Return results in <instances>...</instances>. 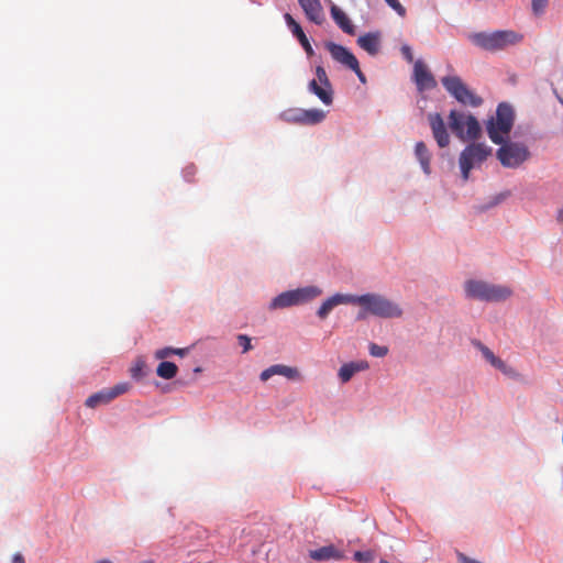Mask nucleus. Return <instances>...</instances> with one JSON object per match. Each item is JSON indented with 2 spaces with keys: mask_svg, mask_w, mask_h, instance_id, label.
<instances>
[{
  "mask_svg": "<svg viewBox=\"0 0 563 563\" xmlns=\"http://www.w3.org/2000/svg\"><path fill=\"white\" fill-rule=\"evenodd\" d=\"M274 375H282L287 377L288 379H298L299 378V372L296 367H290L283 364H276L272 365L268 368L264 369L261 373V379L263 382L268 380Z\"/></svg>",
  "mask_w": 563,
  "mask_h": 563,
  "instance_id": "nucleus-17",
  "label": "nucleus"
},
{
  "mask_svg": "<svg viewBox=\"0 0 563 563\" xmlns=\"http://www.w3.org/2000/svg\"><path fill=\"white\" fill-rule=\"evenodd\" d=\"M429 123L438 145L440 147L448 146L450 143V136L442 117L439 113L429 114Z\"/></svg>",
  "mask_w": 563,
  "mask_h": 563,
  "instance_id": "nucleus-14",
  "label": "nucleus"
},
{
  "mask_svg": "<svg viewBox=\"0 0 563 563\" xmlns=\"http://www.w3.org/2000/svg\"><path fill=\"white\" fill-rule=\"evenodd\" d=\"M302 124H318L323 121L325 118V114L322 110L319 109H310V110H302Z\"/></svg>",
  "mask_w": 563,
  "mask_h": 563,
  "instance_id": "nucleus-25",
  "label": "nucleus"
},
{
  "mask_svg": "<svg viewBox=\"0 0 563 563\" xmlns=\"http://www.w3.org/2000/svg\"><path fill=\"white\" fill-rule=\"evenodd\" d=\"M357 373V367L354 362L343 364L339 369V377L342 383H347L353 375Z\"/></svg>",
  "mask_w": 563,
  "mask_h": 563,
  "instance_id": "nucleus-27",
  "label": "nucleus"
},
{
  "mask_svg": "<svg viewBox=\"0 0 563 563\" xmlns=\"http://www.w3.org/2000/svg\"><path fill=\"white\" fill-rule=\"evenodd\" d=\"M515 121V112L508 103H499L496 110V117L490 118L486 123L488 137L495 144L505 143L509 139V133Z\"/></svg>",
  "mask_w": 563,
  "mask_h": 563,
  "instance_id": "nucleus-3",
  "label": "nucleus"
},
{
  "mask_svg": "<svg viewBox=\"0 0 563 563\" xmlns=\"http://www.w3.org/2000/svg\"><path fill=\"white\" fill-rule=\"evenodd\" d=\"M357 44L369 55L374 56L379 52L380 48V34L378 32H369L361 35L357 38Z\"/></svg>",
  "mask_w": 563,
  "mask_h": 563,
  "instance_id": "nucleus-20",
  "label": "nucleus"
},
{
  "mask_svg": "<svg viewBox=\"0 0 563 563\" xmlns=\"http://www.w3.org/2000/svg\"><path fill=\"white\" fill-rule=\"evenodd\" d=\"M324 46L335 62L349 69L357 67V58L346 47L333 42H327Z\"/></svg>",
  "mask_w": 563,
  "mask_h": 563,
  "instance_id": "nucleus-13",
  "label": "nucleus"
},
{
  "mask_svg": "<svg viewBox=\"0 0 563 563\" xmlns=\"http://www.w3.org/2000/svg\"><path fill=\"white\" fill-rule=\"evenodd\" d=\"M415 154L418 158L423 172L429 175L431 172L430 168V153L423 142H418L415 147Z\"/></svg>",
  "mask_w": 563,
  "mask_h": 563,
  "instance_id": "nucleus-23",
  "label": "nucleus"
},
{
  "mask_svg": "<svg viewBox=\"0 0 563 563\" xmlns=\"http://www.w3.org/2000/svg\"><path fill=\"white\" fill-rule=\"evenodd\" d=\"M386 3L394 9L400 16L406 14V9L401 5L398 0H385Z\"/></svg>",
  "mask_w": 563,
  "mask_h": 563,
  "instance_id": "nucleus-34",
  "label": "nucleus"
},
{
  "mask_svg": "<svg viewBox=\"0 0 563 563\" xmlns=\"http://www.w3.org/2000/svg\"><path fill=\"white\" fill-rule=\"evenodd\" d=\"M468 40L482 49L496 52L505 49L508 46L515 45L522 40V35L509 31H495V32H477L468 35Z\"/></svg>",
  "mask_w": 563,
  "mask_h": 563,
  "instance_id": "nucleus-2",
  "label": "nucleus"
},
{
  "mask_svg": "<svg viewBox=\"0 0 563 563\" xmlns=\"http://www.w3.org/2000/svg\"><path fill=\"white\" fill-rule=\"evenodd\" d=\"M473 345L481 351L483 357L492 366H494L495 368L499 369L501 373H504L505 375H507L509 377H517L518 376L517 371L512 366L507 365L503 360L497 357L493 353V351L489 347H487L486 345H484L481 341L474 340L473 341Z\"/></svg>",
  "mask_w": 563,
  "mask_h": 563,
  "instance_id": "nucleus-12",
  "label": "nucleus"
},
{
  "mask_svg": "<svg viewBox=\"0 0 563 563\" xmlns=\"http://www.w3.org/2000/svg\"><path fill=\"white\" fill-rule=\"evenodd\" d=\"M187 349H174V347H163L155 352V357L157 360H165L170 355H179L185 356L187 354Z\"/></svg>",
  "mask_w": 563,
  "mask_h": 563,
  "instance_id": "nucleus-26",
  "label": "nucleus"
},
{
  "mask_svg": "<svg viewBox=\"0 0 563 563\" xmlns=\"http://www.w3.org/2000/svg\"><path fill=\"white\" fill-rule=\"evenodd\" d=\"M354 560L361 563H371L374 560V554L372 551H356L354 553Z\"/></svg>",
  "mask_w": 563,
  "mask_h": 563,
  "instance_id": "nucleus-31",
  "label": "nucleus"
},
{
  "mask_svg": "<svg viewBox=\"0 0 563 563\" xmlns=\"http://www.w3.org/2000/svg\"><path fill=\"white\" fill-rule=\"evenodd\" d=\"M178 367L175 363L163 361L156 368V374L164 379H172L177 375Z\"/></svg>",
  "mask_w": 563,
  "mask_h": 563,
  "instance_id": "nucleus-24",
  "label": "nucleus"
},
{
  "mask_svg": "<svg viewBox=\"0 0 563 563\" xmlns=\"http://www.w3.org/2000/svg\"><path fill=\"white\" fill-rule=\"evenodd\" d=\"M284 19H285L288 27L290 29L292 35L299 41V43L303 47L307 55L312 56L314 53L313 48H312L308 37L306 36L305 32L302 31L300 24L289 13H285Z\"/></svg>",
  "mask_w": 563,
  "mask_h": 563,
  "instance_id": "nucleus-15",
  "label": "nucleus"
},
{
  "mask_svg": "<svg viewBox=\"0 0 563 563\" xmlns=\"http://www.w3.org/2000/svg\"><path fill=\"white\" fill-rule=\"evenodd\" d=\"M108 389L111 394L112 399H115L117 397L126 394L131 389V384L129 382H121Z\"/></svg>",
  "mask_w": 563,
  "mask_h": 563,
  "instance_id": "nucleus-29",
  "label": "nucleus"
},
{
  "mask_svg": "<svg viewBox=\"0 0 563 563\" xmlns=\"http://www.w3.org/2000/svg\"><path fill=\"white\" fill-rule=\"evenodd\" d=\"M467 297L483 301H504L512 295V290L504 285H494L483 280L465 283Z\"/></svg>",
  "mask_w": 563,
  "mask_h": 563,
  "instance_id": "nucleus-4",
  "label": "nucleus"
},
{
  "mask_svg": "<svg viewBox=\"0 0 563 563\" xmlns=\"http://www.w3.org/2000/svg\"><path fill=\"white\" fill-rule=\"evenodd\" d=\"M351 70H353L356 76L358 77V79L362 81V82H365V76L364 74L362 73L361 68H360V64L357 63V67L356 68H350Z\"/></svg>",
  "mask_w": 563,
  "mask_h": 563,
  "instance_id": "nucleus-38",
  "label": "nucleus"
},
{
  "mask_svg": "<svg viewBox=\"0 0 563 563\" xmlns=\"http://www.w3.org/2000/svg\"><path fill=\"white\" fill-rule=\"evenodd\" d=\"M355 366L357 367V372H361V371H364L367 368V363H365V362L355 363Z\"/></svg>",
  "mask_w": 563,
  "mask_h": 563,
  "instance_id": "nucleus-41",
  "label": "nucleus"
},
{
  "mask_svg": "<svg viewBox=\"0 0 563 563\" xmlns=\"http://www.w3.org/2000/svg\"><path fill=\"white\" fill-rule=\"evenodd\" d=\"M238 341H239L240 345L243 347V353H246L250 350H252L253 346L251 344V338L247 336L246 334H239Z\"/></svg>",
  "mask_w": 563,
  "mask_h": 563,
  "instance_id": "nucleus-33",
  "label": "nucleus"
},
{
  "mask_svg": "<svg viewBox=\"0 0 563 563\" xmlns=\"http://www.w3.org/2000/svg\"><path fill=\"white\" fill-rule=\"evenodd\" d=\"M549 0H532L531 7L534 14L540 15L544 12Z\"/></svg>",
  "mask_w": 563,
  "mask_h": 563,
  "instance_id": "nucleus-32",
  "label": "nucleus"
},
{
  "mask_svg": "<svg viewBox=\"0 0 563 563\" xmlns=\"http://www.w3.org/2000/svg\"><path fill=\"white\" fill-rule=\"evenodd\" d=\"M492 155V147L484 143H471L460 154L459 164L464 181L473 168L479 167Z\"/></svg>",
  "mask_w": 563,
  "mask_h": 563,
  "instance_id": "nucleus-6",
  "label": "nucleus"
},
{
  "mask_svg": "<svg viewBox=\"0 0 563 563\" xmlns=\"http://www.w3.org/2000/svg\"><path fill=\"white\" fill-rule=\"evenodd\" d=\"M308 20L316 24L324 21V13L320 0H298Z\"/></svg>",
  "mask_w": 563,
  "mask_h": 563,
  "instance_id": "nucleus-16",
  "label": "nucleus"
},
{
  "mask_svg": "<svg viewBox=\"0 0 563 563\" xmlns=\"http://www.w3.org/2000/svg\"><path fill=\"white\" fill-rule=\"evenodd\" d=\"M509 195H510L509 192H505V194H503V195H501V198H503V199H505V198H507Z\"/></svg>",
  "mask_w": 563,
  "mask_h": 563,
  "instance_id": "nucleus-43",
  "label": "nucleus"
},
{
  "mask_svg": "<svg viewBox=\"0 0 563 563\" xmlns=\"http://www.w3.org/2000/svg\"><path fill=\"white\" fill-rule=\"evenodd\" d=\"M143 367H144V362L143 361H139L136 362L132 367H131V376L133 378H140L142 376V372H143Z\"/></svg>",
  "mask_w": 563,
  "mask_h": 563,
  "instance_id": "nucleus-35",
  "label": "nucleus"
},
{
  "mask_svg": "<svg viewBox=\"0 0 563 563\" xmlns=\"http://www.w3.org/2000/svg\"><path fill=\"white\" fill-rule=\"evenodd\" d=\"M301 109H288L280 114V119L288 123L302 124Z\"/></svg>",
  "mask_w": 563,
  "mask_h": 563,
  "instance_id": "nucleus-28",
  "label": "nucleus"
},
{
  "mask_svg": "<svg viewBox=\"0 0 563 563\" xmlns=\"http://www.w3.org/2000/svg\"><path fill=\"white\" fill-rule=\"evenodd\" d=\"M388 353V347L376 343L369 344V354L374 357H384Z\"/></svg>",
  "mask_w": 563,
  "mask_h": 563,
  "instance_id": "nucleus-30",
  "label": "nucleus"
},
{
  "mask_svg": "<svg viewBox=\"0 0 563 563\" xmlns=\"http://www.w3.org/2000/svg\"><path fill=\"white\" fill-rule=\"evenodd\" d=\"M441 82L445 90L462 104L479 107L483 103V99L468 89L459 76H445Z\"/></svg>",
  "mask_w": 563,
  "mask_h": 563,
  "instance_id": "nucleus-8",
  "label": "nucleus"
},
{
  "mask_svg": "<svg viewBox=\"0 0 563 563\" xmlns=\"http://www.w3.org/2000/svg\"><path fill=\"white\" fill-rule=\"evenodd\" d=\"M412 77L417 89L420 92L431 90L437 87V80L421 59L415 62Z\"/></svg>",
  "mask_w": 563,
  "mask_h": 563,
  "instance_id": "nucleus-11",
  "label": "nucleus"
},
{
  "mask_svg": "<svg viewBox=\"0 0 563 563\" xmlns=\"http://www.w3.org/2000/svg\"><path fill=\"white\" fill-rule=\"evenodd\" d=\"M556 220H558V222H559V223L563 224V208H561V209L558 211Z\"/></svg>",
  "mask_w": 563,
  "mask_h": 563,
  "instance_id": "nucleus-42",
  "label": "nucleus"
},
{
  "mask_svg": "<svg viewBox=\"0 0 563 563\" xmlns=\"http://www.w3.org/2000/svg\"><path fill=\"white\" fill-rule=\"evenodd\" d=\"M113 399L111 397V394L108 388H104L98 393H95L90 395L86 401L85 405L89 408H96L99 405H107L111 402Z\"/></svg>",
  "mask_w": 563,
  "mask_h": 563,
  "instance_id": "nucleus-22",
  "label": "nucleus"
},
{
  "mask_svg": "<svg viewBox=\"0 0 563 563\" xmlns=\"http://www.w3.org/2000/svg\"><path fill=\"white\" fill-rule=\"evenodd\" d=\"M353 305H358L362 308L357 313V320H364L368 314L383 319L400 318L402 316V309L398 303L379 294L353 295Z\"/></svg>",
  "mask_w": 563,
  "mask_h": 563,
  "instance_id": "nucleus-1",
  "label": "nucleus"
},
{
  "mask_svg": "<svg viewBox=\"0 0 563 563\" xmlns=\"http://www.w3.org/2000/svg\"><path fill=\"white\" fill-rule=\"evenodd\" d=\"M341 303H353V295L336 294L328 298L318 309V317L321 319L327 318L332 309Z\"/></svg>",
  "mask_w": 563,
  "mask_h": 563,
  "instance_id": "nucleus-18",
  "label": "nucleus"
},
{
  "mask_svg": "<svg viewBox=\"0 0 563 563\" xmlns=\"http://www.w3.org/2000/svg\"><path fill=\"white\" fill-rule=\"evenodd\" d=\"M309 556L314 561H341L344 559V553L331 544L317 550H311L309 552Z\"/></svg>",
  "mask_w": 563,
  "mask_h": 563,
  "instance_id": "nucleus-19",
  "label": "nucleus"
},
{
  "mask_svg": "<svg viewBox=\"0 0 563 563\" xmlns=\"http://www.w3.org/2000/svg\"><path fill=\"white\" fill-rule=\"evenodd\" d=\"M12 563H25L21 553H15L12 558Z\"/></svg>",
  "mask_w": 563,
  "mask_h": 563,
  "instance_id": "nucleus-40",
  "label": "nucleus"
},
{
  "mask_svg": "<svg viewBox=\"0 0 563 563\" xmlns=\"http://www.w3.org/2000/svg\"><path fill=\"white\" fill-rule=\"evenodd\" d=\"M12 563H25L21 553H15L12 558Z\"/></svg>",
  "mask_w": 563,
  "mask_h": 563,
  "instance_id": "nucleus-39",
  "label": "nucleus"
},
{
  "mask_svg": "<svg viewBox=\"0 0 563 563\" xmlns=\"http://www.w3.org/2000/svg\"><path fill=\"white\" fill-rule=\"evenodd\" d=\"M459 561H460V563H482L479 561H476L474 559L466 556L463 553H459Z\"/></svg>",
  "mask_w": 563,
  "mask_h": 563,
  "instance_id": "nucleus-37",
  "label": "nucleus"
},
{
  "mask_svg": "<svg viewBox=\"0 0 563 563\" xmlns=\"http://www.w3.org/2000/svg\"><path fill=\"white\" fill-rule=\"evenodd\" d=\"M499 145L496 157L506 168H518L530 158V151L523 143L506 140Z\"/></svg>",
  "mask_w": 563,
  "mask_h": 563,
  "instance_id": "nucleus-7",
  "label": "nucleus"
},
{
  "mask_svg": "<svg viewBox=\"0 0 563 563\" xmlns=\"http://www.w3.org/2000/svg\"><path fill=\"white\" fill-rule=\"evenodd\" d=\"M449 126L462 141L477 140L482 133L479 122L474 115L456 110H452L449 114Z\"/></svg>",
  "mask_w": 563,
  "mask_h": 563,
  "instance_id": "nucleus-5",
  "label": "nucleus"
},
{
  "mask_svg": "<svg viewBox=\"0 0 563 563\" xmlns=\"http://www.w3.org/2000/svg\"><path fill=\"white\" fill-rule=\"evenodd\" d=\"M317 79L309 82L310 92L314 93L324 104L329 106L333 101V91L328 74L322 66L316 67Z\"/></svg>",
  "mask_w": 563,
  "mask_h": 563,
  "instance_id": "nucleus-10",
  "label": "nucleus"
},
{
  "mask_svg": "<svg viewBox=\"0 0 563 563\" xmlns=\"http://www.w3.org/2000/svg\"><path fill=\"white\" fill-rule=\"evenodd\" d=\"M321 289H319L316 286H308L295 290L285 291L272 300L271 308L278 309L300 305L318 297L319 295H321Z\"/></svg>",
  "mask_w": 563,
  "mask_h": 563,
  "instance_id": "nucleus-9",
  "label": "nucleus"
},
{
  "mask_svg": "<svg viewBox=\"0 0 563 563\" xmlns=\"http://www.w3.org/2000/svg\"><path fill=\"white\" fill-rule=\"evenodd\" d=\"M401 54L408 63L413 62V54H412L411 47L409 45L401 46Z\"/></svg>",
  "mask_w": 563,
  "mask_h": 563,
  "instance_id": "nucleus-36",
  "label": "nucleus"
},
{
  "mask_svg": "<svg viewBox=\"0 0 563 563\" xmlns=\"http://www.w3.org/2000/svg\"><path fill=\"white\" fill-rule=\"evenodd\" d=\"M331 15L334 22L340 26V29L350 34L353 35L355 30L354 25L352 24L351 20L347 18V15L335 4L331 7Z\"/></svg>",
  "mask_w": 563,
  "mask_h": 563,
  "instance_id": "nucleus-21",
  "label": "nucleus"
}]
</instances>
